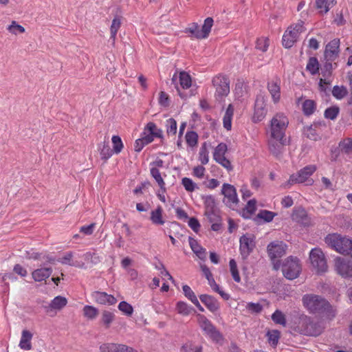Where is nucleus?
<instances>
[{"instance_id": "nucleus-25", "label": "nucleus", "mask_w": 352, "mask_h": 352, "mask_svg": "<svg viewBox=\"0 0 352 352\" xmlns=\"http://www.w3.org/2000/svg\"><path fill=\"white\" fill-rule=\"evenodd\" d=\"M67 300L66 298L58 296L55 297L51 302V303L45 307V311L47 313H50L53 310H60L66 306Z\"/></svg>"}, {"instance_id": "nucleus-52", "label": "nucleus", "mask_w": 352, "mask_h": 352, "mask_svg": "<svg viewBox=\"0 0 352 352\" xmlns=\"http://www.w3.org/2000/svg\"><path fill=\"white\" fill-rule=\"evenodd\" d=\"M347 93L348 91L346 88L344 86L339 87L338 85H336L333 87L332 90L333 96L338 100H340L343 98L344 96H346Z\"/></svg>"}, {"instance_id": "nucleus-31", "label": "nucleus", "mask_w": 352, "mask_h": 352, "mask_svg": "<svg viewBox=\"0 0 352 352\" xmlns=\"http://www.w3.org/2000/svg\"><path fill=\"white\" fill-rule=\"evenodd\" d=\"M163 209L159 206L155 210H153L151 212V221L155 225L162 226L164 224L165 221L163 219Z\"/></svg>"}, {"instance_id": "nucleus-59", "label": "nucleus", "mask_w": 352, "mask_h": 352, "mask_svg": "<svg viewBox=\"0 0 352 352\" xmlns=\"http://www.w3.org/2000/svg\"><path fill=\"white\" fill-rule=\"evenodd\" d=\"M268 340L269 342L273 346H276L278 344L279 338H280V332L277 330H274L272 331L267 332Z\"/></svg>"}, {"instance_id": "nucleus-49", "label": "nucleus", "mask_w": 352, "mask_h": 352, "mask_svg": "<svg viewBox=\"0 0 352 352\" xmlns=\"http://www.w3.org/2000/svg\"><path fill=\"white\" fill-rule=\"evenodd\" d=\"M230 270L232 274V276L235 282L240 283L241 277L239 275V272L237 268V265L234 259H231L229 262Z\"/></svg>"}, {"instance_id": "nucleus-12", "label": "nucleus", "mask_w": 352, "mask_h": 352, "mask_svg": "<svg viewBox=\"0 0 352 352\" xmlns=\"http://www.w3.org/2000/svg\"><path fill=\"white\" fill-rule=\"evenodd\" d=\"M204 214L210 223L211 229L218 231L221 228V218L218 208L216 207L214 201L207 202L205 207Z\"/></svg>"}, {"instance_id": "nucleus-44", "label": "nucleus", "mask_w": 352, "mask_h": 352, "mask_svg": "<svg viewBox=\"0 0 352 352\" xmlns=\"http://www.w3.org/2000/svg\"><path fill=\"white\" fill-rule=\"evenodd\" d=\"M213 22L214 21L211 17H208L204 20V23L201 28V32L204 38H206L208 36L211 31V28L213 25Z\"/></svg>"}, {"instance_id": "nucleus-20", "label": "nucleus", "mask_w": 352, "mask_h": 352, "mask_svg": "<svg viewBox=\"0 0 352 352\" xmlns=\"http://www.w3.org/2000/svg\"><path fill=\"white\" fill-rule=\"evenodd\" d=\"M91 296L97 303L100 305H113L117 302V299L113 295L103 292L96 291L92 293Z\"/></svg>"}, {"instance_id": "nucleus-47", "label": "nucleus", "mask_w": 352, "mask_h": 352, "mask_svg": "<svg viewBox=\"0 0 352 352\" xmlns=\"http://www.w3.org/2000/svg\"><path fill=\"white\" fill-rule=\"evenodd\" d=\"M187 144L190 147H194L197 144L198 135L195 131H187L185 135Z\"/></svg>"}, {"instance_id": "nucleus-62", "label": "nucleus", "mask_w": 352, "mask_h": 352, "mask_svg": "<svg viewBox=\"0 0 352 352\" xmlns=\"http://www.w3.org/2000/svg\"><path fill=\"white\" fill-rule=\"evenodd\" d=\"M246 308L252 313H260L263 307L259 303H254V302H249L246 305Z\"/></svg>"}, {"instance_id": "nucleus-5", "label": "nucleus", "mask_w": 352, "mask_h": 352, "mask_svg": "<svg viewBox=\"0 0 352 352\" xmlns=\"http://www.w3.org/2000/svg\"><path fill=\"white\" fill-rule=\"evenodd\" d=\"M324 241L327 245L339 253L348 254L352 247V240L346 237H342L338 234H328Z\"/></svg>"}, {"instance_id": "nucleus-34", "label": "nucleus", "mask_w": 352, "mask_h": 352, "mask_svg": "<svg viewBox=\"0 0 352 352\" xmlns=\"http://www.w3.org/2000/svg\"><path fill=\"white\" fill-rule=\"evenodd\" d=\"M338 150L342 153H352V138H346L341 140L338 144Z\"/></svg>"}, {"instance_id": "nucleus-51", "label": "nucleus", "mask_w": 352, "mask_h": 352, "mask_svg": "<svg viewBox=\"0 0 352 352\" xmlns=\"http://www.w3.org/2000/svg\"><path fill=\"white\" fill-rule=\"evenodd\" d=\"M214 160L221 164L222 166L226 168L228 170H232V166L231 162L228 160L226 155H213Z\"/></svg>"}, {"instance_id": "nucleus-22", "label": "nucleus", "mask_w": 352, "mask_h": 352, "mask_svg": "<svg viewBox=\"0 0 352 352\" xmlns=\"http://www.w3.org/2000/svg\"><path fill=\"white\" fill-rule=\"evenodd\" d=\"M267 89L272 96L274 103L279 102L280 99V80L278 78L272 79L267 82Z\"/></svg>"}, {"instance_id": "nucleus-6", "label": "nucleus", "mask_w": 352, "mask_h": 352, "mask_svg": "<svg viewBox=\"0 0 352 352\" xmlns=\"http://www.w3.org/2000/svg\"><path fill=\"white\" fill-rule=\"evenodd\" d=\"M304 22L299 20L296 23L291 25L283 36V45L286 48L292 47L297 41L301 33L305 32Z\"/></svg>"}, {"instance_id": "nucleus-15", "label": "nucleus", "mask_w": 352, "mask_h": 352, "mask_svg": "<svg viewBox=\"0 0 352 352\" xmlns=\"http://www.w3.org/2000/svg\"><path fill=\"white\" fill-rule=\"evenodd\" d=\"M316 170L315 165H309L298 172L296 175H292L289 177L288 184L292 185L294 184H302L307 182L309 177Z\"/></svg>"}, {"instance_id": "nucleus-42", "label": "nucleus", "mask_w": 352, "mask_h": 352, "mask_svg": "<svg viewBox=\"0 0 352 352\" xmlns=\"http://www.w3.org/2000/svg\"><path fill=\"white\" fill-rule=\"evenodd\" d=\"M181 184L188 192H192L198 188L197 184L189 177H183Z\"/></svg>"}, {"instance_id": "nucleus-35", "label": "nucleus", "mask_w": 352, "mask_h": 352, "mask_svg": "<svg viewBox=\"0 0 352 352\" xmlns=\"http://www.w3.org/2000/svg\"><path fill=\"white\" fill-rule=\"evenodd\" d=\"M303 113L309 116L312 115L316 109V104L313 100H305L302 104Z\"/></svg>"}, {"instance_id": "nucleus-45", "label": "nucleus", "mask_w": 352, "mask_h": 352, "mask_svg": "<svg viewBox=\"0 0 352 352\" xmlns=\"http://www.w3.org/2000/svg\"><path fill=\"white\" fill-rule=\"evenodd\" d=\"M185 32H189L191 36H193L197 39H203L202 33L201 28L197 23H192L189 28H188Z\"/></svg>"}, {"instance_id": "nucleus-10", "label": "nucleus", "mask_w": 352, "mask_h": 352, "mask_svg": "<svg viewBox=\"0 0 352 352\" xmlns=\"http://www.w3.org/2000/svg\"><path fill=\"white\" fill-rule=\"evenodd\" d=\"M309 259L312 267L318 274H323L327 272V259L320 248H313L309 252Z\"/></svg>"}, {"instance_id": "nucleus-18", "label": "nucleus", "mask_w": 352, "mask_h": 352, "mask_svg": "<svg viewBox=\"0 0 352 352\" xmlns=\"http://www.w3.org/2000/svg\"><path fill=\"white\" fill-rule=\"evenodd\" d=\"M340 40L335 38L331 40L325 47L324 57L328 61H334L339 55Z\"/></svg>"}, {"instance_id": "nucleus-4", "label": "nucleus", "mask_w": 352, "mask_h": 352, "mask_svg": "<svg viewBox=\"0 0 352 352\" xmlns=\"http://www.w3.org/2000/svg\"><path fill=\"white\" fill-rule=\"evenodd\" d=\"M155 138H162L163 131L154 122H148L144 127L140 138L135 140L134 150L140 152L144 146L153 141Z\"/></svg>"}, {"instance_id": "nucleus-61", "label": "nucleus", "mask_w": 352, "mask_h": 352, "mask_svg": "<svg viewBox=\"0 0 352 352\" xmlns=\"http://www.w3.org/2000/svg\"><path fill=\"white\" fill-rule=\"evenodd\" d=\"M116 343H104L100 346L101 352H116Z\"/></svg>"}, {"instance_id": "nucleus-37", "label": "nucleus", "mask_w": 352, "mask_h": 352, "mask_svg": "<svg viewBox=\"0 0 352 352\" xmlns=\"http://www.w3.org/2000/svg\"><path fill=\"white\" fill-rule=\"evenodd\" d=\"M320 65L318 59L316 57H310L308 60L306 69L311 75H316L318 73Z\"/></svg>"}, {"instance_id": "nucleus-60", "label": "nucleus", "mask_w": 352, "mask_h": 352, "mask_svg": "<svg viewBox=\"0 0 352 352\" xmlns=\"http://www.w3.org/2000/svg\"><path fill=\"white\" fill-rule=\"evenodd\" d=\"M182 289L184 296L191 302L195 301L197 298L194 292L188 285H183Z\"/></svg>"}, {"instance_id": "nucleus-46", "label": "nucleus", "mask_w": 352, "mask_h": 352, "mask_svg": "<svg viewBox=\"0 0 352 352\" xmlns=\"http://www.w3.org/2000/svg\"><path fill=\"white\" fill-rule=\"evenodd\" d=\"M202 346L194 344L192 342H187L183 344L180 352H202Z\"/></svg>"}, {"instance_id": "nucleus-26", "label": "nucleus", "mask_w": 352, "mask_h": 352, "mask_svg": "<svg viewBox=\"0 0 352 352\" xmlns=\"http://www.w3.org/2000/svg\"><path fill=\"white\" fill-rule=\"evenodd\" d=\"M73 253L72 252H68L64 254L63 257H61L59 260V262L63 265H68L72 267H76L78 268H85V265L82 261H73Z\"/></svg>"}, {"instance_id": "nucleus-19", "label": "nucleus", "mask_w": 352, "mask_h": 352, "mask_svg": "<svg viewBox=\"0 0 352 352\" xmlns=\"http://www.w3.org/2000/svg\"><path fill=\"white\" fill-rule=\"evenodd\" d=\"M292 219L293 221L303 226H308L311 223V219L308 216L306 210L301 207L296 208L293 210Z\"/></svg>"}, {"instance_id": "nucleus-27", "label": "nucleus", "mask_w": 352, "mask_h": 352, "mask_svg": "<svg viewBox=\"0 0 352 352\" xmlns=\"http://www.w3.org/2000/svg\"><path fill=\"white\" fill-rule=\"evenodd\" d=\"M52 272L51 267H43L35 270L32 273V276L35 281L41 282L49 278Z\"/></svg>"}, {"instance_id": "nucleus-54", "label": "nucleus", "mask_w": 352, "mask_h": 352, "mask_svg": "<svg viewBox=\"0 0 352 352\" xmlns=\"http://www.w3.org/2000/svg\"><path fill=\"white\" fill-rule=\"evenodd\" d=\"M113 151L116 153H119L123 148V143L119 135H113L111 138Z\"/></svg>"}, {"instance_id": "nucleus-29", "label": "nucleus", "mask_w": 352, "mask_h": 352, "mask_svg": "<svg viewBox=\"0 0 352 352\" xmlns=\"http://www.w3.org/2000/svg\"><path fill=\"white\" fill-rule=\"evenodd\" d=\"M336 3V0H316V8L320 14L327 13Z\"/></svg>"}, {"instance_id": "nucleus-57", "label": "nucleus", "mask_w": 352, "mask_h": 352, "mask_svg": "<svg viewBox=\"0 0 352 352\" xmlns=\"http://www.w3.org/2000/svg\"><path fill=\"white\" fill-rule=\"evenodd\" d=\"M269 45V39L267 37H261L257 39L256 43V48L265 52L267 50Z\"/></svg>"}, {"instance_id": "nucleus-17", "label": "nucleus", "mask_w": 352, "mask_h": 352, "mask_svg": "<svg viewBox=\"0 0 352 352\" xmlns=\"http://www.w3.org/2000/svg\"><path fill=\"white\" fill-rule=\"evenodd\" d=\"M265 98L262 95L257 96L255 104L254 112L252 117L254 122H258L263 120L267 114Z\"/></svg>"}, {"instance_id": "nucleus-36", "label": "nucleus", "mask_w": 352, "mask_h": 352, "mask_svg": "<svg viewBox=\"0 0 352 352\" xmlns=\"http://www.w3.org/2000/svg\"><path fill=\"white\" fill-rule=\"evenodd\" d=\"M176 310L179 314L187 316L194 310L193 308L184 301H179L176 304Z\"/></svg>"}, {"instance_id": "nucleus-16", "label": "nucleus", "mask_w": 352, "mask_h": 352, "mask_svg": "<svg viewBox=\"0 0 352 352\" xmlns=\"http://www.w3.org/2000/svg\"><path fill=\"white\" fill-rule=\"evenodd\" d=\"M222 194L224 195L223 202L230 208H234L239 202L237 194L235 188L229 184H224L221 190Z\"/></svg>"}, {"instance_id": "nucleus-53", "label": "nucleus", "mask_w": 352, "mask_h": 352, "mask_svg": "<svg viewBox=\"0 0 352 352\" xmlns=\"http://www.w3.org/2000/svg\"><path fill=\"white\" fill-rule=\"evenodd\" d=\"M272 320L278 324H281L283 326L286 325V318L285 314L279 311L276 310L272 316Z\"/></svg>"}, {"instance_id": "nucleus-8", "label": "nucleus", "mask_w": 352, "mask_h": 352, "mask_svg": "<svg viewBox=\"0 0 352 352\" xmlns=\"http://www.w3.org/2000/svg\"><path fill=\"white\" fill-rule=\"evenodd\" d=\"M301 270L302 267L300 260L297 257L292 256L287 258L282 266L283 274L289 280H294L298 278Z\"/></svg>"}, {"instance_id": "nucleus-28", "label": "nucleus", "mask_w": 352, "mask_h": 352, "mask_svg": "<svg viewBox=\"0 0 352 352\" xmlns=\"http://www.w3.org/2000/svg\"><path fill=\"white\" fill-rule=\"evenodd\" d=\"M115 319L116 315L113 312L109 310H104L101 314L100 323L105 329H108L110 328Z\"/></svg>"}, {"instance_id": "nucleus-14", "label": "nucleus", "mask_w": 352, "mask_h": 352, "mask_svg": "<svg viewBox=\"0 0 352 352\" xmlns=\"http://www.w3.org/2000/svg\"><path fill=\"white\" fill-rule=\"evenodd\" d=\"M334 261L336 272L342 278L352 279V261L342 257L336 258Z\"/></svg>"}, {"instance_id": "nucleus-58", "label": "nucleus", "mask_w": 352, "mask_h": 352, "mask_svg": "<svg viewBox=\"0 0 352 352\" xmlns=\"http://www.w3.org/2000/svg\"><path fill=\"white\" fill-rule=\"evenodd\" d=\"M339 113V108L338 107L333 106L327 108L324 111V117L327 119L335 120Z\"/></svg>"}, {"instance_id": "nucleus-48", "label": "nucleus", "mask_w": 352, "mask_h": 352, "mask_svg": "<svg viewBox=\"0 0 352 352\" xmlns=\"http://www.w3.org/2000/svg\"><path fill=\"white\" fill-rule=\"evenodd\" d=\"M166 133L168 135H175L177 133V122L174 118H169L166 121Z\"/></svg>"}, {"instance_id": "nucleus-39", "label": "nucleus", "mask_w": 352, "mask_h": 352, "mask_svg": "<svg viewBox=\"0 0 352 352\" xmlns=\"http://www.w3.org/2000/svg\"><path fill=\"white\" fill-rule=\"evenodd\" d=\"M256 201L251 199L248 201L245 208L243 210V217L245 218H250L256 210Z\"/></svg>"}, {"instance_id": "nucleus-55", "label": "nucleus", "mask_w": 352, "mask_h": 352, "mask_svg": "<svg viewBox=\"0 0 352 352\" xmlns=\"http://www.w3.org/2000/svg\"><path fill=\"white\" fill-rule=\"evenodd\" d=\"M276 215V214L274 212L262 210L258 213L257 217L264 220L265 222H271Z\"/></svg>"}, {"instance_id": "nucleus-33", "label": "nucleus", "mask_w": 352, "mask_h": 352, "mask_svg": "<svg viewBox=\"0 0 352 352\" xmlns=\"http://www.w3.org/2000/svg\"><path fill=\"white\" fill-rule=\"evenodd\" d=\"M190 246L195 254L201 259H204L206 257V249L203 248L197 241L190 237L189 238Z\"/></svg>"}, {"instance_id": "nucleus-32", "label": "nucleus", "mask_w": 352, "mask_h": 352, "mask_svg": "<svg viewBox=\"0 0 352 352\" xmlns=\"http://www.w3.org/2000/svg\"><path fill=\"white\" fill-rule=\"evenodd\" d=\"M234 115V107L230 104L227 107L225 114L223 118V127L227 130H230L232 128V120Z\"/></svg>"}, {"instance_id": "nucleus-23", "label": "nucleus", "mask_w": 352, "mask_h": 352, "mask_svg": "<svg viewBox=\"0 0 352 352\" xmlns=\"http://www.w3.org/2000/svg\"><path fill=\"white\" fill-rule=\"evenodd\" d=\"M33 338L32 333L27 329H23L21 332V336L19 341V346L20 349L29 351L32 349V340Z\"/></svg>"}, {"instance_id": "nucleus-30", "label": "nucleus", "mask_w": 352, "mask_h": 352, "mask_svg": "<svg viewBox=\"0 0 352 352\" xmlns=\"http://www.w3.org/2000/svg\"><path fill=\"white\" fill-rule=\"evenodd\" d=\"M122 24V16L116 14L113 18L111 27H110V39L112 40L113 43H115L116 35L118 30L121 27Z\"/></svg>"}, {"instance_id": "nucleus-11", "label": "nucleus", "mask_w": 352, "mask_h": 352, "mask_svg": "<svg viewBox=\"0 0 352 352\" xmlns=\"http://www.w3.org/2000/svg\"><path fill=\"white\" fill-rule=\"evenodd\" d=\"M286 250L287 245L283 241H273L267 245V253L275 270L280 267V261L277 258L282 257L286 253Z\"/></svg>"}, {"instance_id": "nucleus-1", "label": "nucleus", "mask_w": 352, "mask_h": 352, "mask_svg": "<svg viewBox=\"0 0 352 352\" xmlns=\"http://www.w3.org/2000/svg\"><path fill=\"white\" fill-rule=\"evenodd\" d=\"M289 124V119L284 113H276L270 121V138L268 142L269 148L271 152L275 153L280 151L285 144L283 140L285 131Z\"/></svg>"}, {"instance_id": "nucleus-50", "label": "nucleus", "mask_w": 352, "mask_h": 352, "mask_svg": "<svg viewBox=\"0 0 352 352\" xmlns=\"http://www.w3.org/2000/svg\"><path fill=\"white\" fill-rule=\"evenodd\" d=\"M118 309L126 316H131L133 313V308L131 305L126 301H122L118 305Z\"/></svg>"}, {"instance_id": "nucleus-64", "label": "nucleus", "mask_w": 352, "mask_h": 352, "mask_svg": "<svg viewBox=\"0 0 352 352\" xmlns=\"http://www.w3.org/2000/svg\"><path fill=\"white\" fill-rule=\"evenodd\" d=\"M116 352H140L137 349L123 344L116 343Z\"/></svg>"}, {"instance_id": "nucleus-56", "label": "nucleus", "mask_w": 352, "mask_h": 352, "mask_svg": "<svg viewBox=\"0 0 352 352\" xmlns=\"http://www.w3.org/2000/svg\"><path fill=\"white\" fill-rule=\"evenodd\" d=\"M7 30L12 34L16 35L19 33H24L25 28L19 25L15 21H12L11 24L7 28Z\"/></svg>"}, {"instance_id": "nucleus-13", "label": "nucleus", "mask_w": 352, "mask_h": 352, "mask_svg": "<svg viewBox=\"0 0 352 352\" xmlns=\"http://www.w3.org/2000/svg\"><path fill=\"white\" fill-rule=\"evenodd\" d=\"M239 250L241 258L245 260L254 250L256 243L254 237L250 234H243L239 239Z\"/></svg>"}, {"instance_id": "nucleus-3", "label": "nucleus", "mask_w": 352, "mask_h": 352, "mask_svg": "<svg viewBox=\"0 0 352 352\" xmlns=\"http://www.w3.org/2000/svg\"><path fill=\"white\" fill-rule=\"evenodd\" d=\"M294 331L307 336H318L322 333L324 327L318 322L307 316L299 318Z\"/></svg>"}, {"instance_id": "nucleus-41", "label": "nucleus", "mask_w": 352, "mask_h": 352, "mask_svg": "<svg viewBox=\"0 0 352 352\" xmlns=\"http://www.w3.org/2000/svg\"><path fill=\"white\" fill-rule=\"evenodd\" d=\"M82 311L84 316L89 320L95 319L99 313L98 309L96 307L91 305H85L83 307Z\"/></svg>"}, {"instance_id": "nucleus-63", "label": "nucleus", "mask_w": 352, "mask_h": 352, "mask_svg": "<svg viewBox=\"0 0 352 352\" xmlns=\"http://www.w3.org/2000/svg\"><path fill=\"white\" fill-rule=\"evenodd\" d=\"M159 104L161 106H163L164 107H167L169 106V104H170L169 97L166 92L161 91L160 93Z\"/></svg>"}, {"instance_id": "nucleus-21", "label": "nucleus", "mask_w": 352, "mask_h": 352, "mask_svg": "<svg viewBox=\"0 0 352 352\" xmlns=\"http://www.w3.org/2000/svg\"><path fill=\"white\" fill-rule=\"evenodd\" d=\"M332 62L333 61H328L326 60V63L321 68V73L324 78L320 79L319 87L322 91L325 90V87L323 85V84H330V80H329V78L331 76L332 70L333 69V65L332 64Z\"/></svg>"}, {"instance_id": "nucleus-2", "label": "nucleus", "mask_w": 352, "mask_h": 352, "mask_svg": "<svg viewBox=\"0 0 352 352\" xmlns=\"http://www.w3.org/2000/svg\"><path fill=\"white\" fill-rule=\"evenodd\" d=\"M303 306L310 313L322 315L328 319H332L336 316V310L331 304L323 297L309 294L302 298Z\"/></svg>"}, {"instance_id": "nucleus-43", "label": "nucleus", "mask_w": 352, "mask_h": 352, "mask_svg": "<svg viewBox=\"0 0 352 352\" xmlns=\"http://www.w3.org/2000/svg\"><path fill=\"white\" fill-rule=\"evenodd\" d=\"M209 285L211 287L212 289L218 293L222 298L224 300H228L230 298V295L226 292H224L219 286V285L217 284L215 282L214 278H211L209 280H208Z\"/></svg>"}, {"instance_id": "nucleus-9", "label": "nucleus", "mask_w": 352, "mask_h": 352, "mask_svg": "<svg viewBox=\"0 0 352 352\" xmlns=\"http://www.w3.org/2000/svg\"><path fill=\"white\" fill-rule=\"evenodd\" d=\"M196 317L199 327L206 336L216 342H219L222 340V335L212 324L210 320H209L204 315L200 314H197Z\"/></svg>"}, {"instance_id": "nucleus-40", "label": "nucleus", "mask_w": 352, "mask_h": 352, "mask_svg": "<svg viewBox=\"0 0 352 352\" xmlns=\"http://www.w3.org/2000/svg\"><path fill=\"white\" fill-rule=\"evenodd\" d=\"M179 85L183 89H188L191 87L192 80L190 76L186 72H181L179 75Z\"/></svg>"}, {"instance_id": "nucleus-7", "label": "nucleus", "mask_w": 352, "mask_h": 352, "mask_svg": "<svg viewBox=\"0 0 352 352\" xmlns=\"http://www.w3.org/2000/svg\"><path fill=\"white\" fill-rule=\"evenodd\" d=\"M212 85L215 88L214 97L217 100L222 101L230 94V80L225 75H217L212 78Z\"/></svg>"}, {"instance_id": "nucleus-24", "label": "nucleus", "mask_w": 352, "mask_h": 352, "mask_svg": "<svg viewBox=\"0 0 352 352\" xmlns=\"http://www.w3.org/2000/svg\"><path fill=\"white\" fill-rule=\"evenodd\" d=\"M199 297L200 300L211 312L214 313L219 309V302L213 296L208 294H201Z\"/></svg>"}, {"instance_id": "nucleus-38", "label": "nucleus", "mask_w": 352, "mask_h": 352, "mask_svg": "<svg viewBox=\"0 0 352 352\" xmlns=\"http://www.w3.org/2000/svg\"><path fill=\"white\" fill-rule=\"evenodd\" d=\"M151 176L155 179V182H157V185L159 186L160 188L164 191L165 190V186L166 183L163 179V177L161 175V173L158 168L155 167H151Z\"/></svg>"}]
</instances>
